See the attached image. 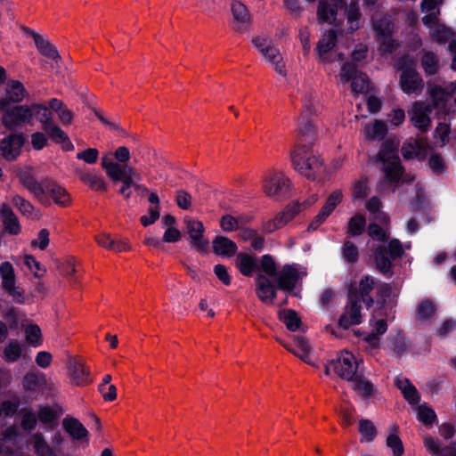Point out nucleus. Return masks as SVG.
I'll use <instances>...</instances> for the list:
<instances>
[{"instance_id":"nucleus-62","label":"nucleus","mask_w":456,"mask_h":456,"mask_svg":"<svg viewBox=\"0 0 456 456\" xmlns=\"http://www.w3.org/2000/svg\"><path fill=\"white\" fill-rule=\"evenodd\" d=\"M12 204L20 210V212L27 216L33 214L34 207L32 204L20 195H14L12 199Z\"/></svg>"},{"instance_id":"nucleus-50","label":"nucleus","mask_w":456,"mask_h":456,"mask_svg":"<svg viewBox=\"0 0 456 456\" xmlns=\"http://www.w3.org/2000/svg\"><path fill=\"white\" fill-rule=\"evenodd\" d=\"M25 338L28 344L34 347H37L42 345V332L38 325L34 323H28L25 326Z\"/></svg>"},{"instance_id":"nucleus-49","label":"nucleus","mask_w":456,"mask_h":456,"mask_svg":"<svg viewBox=\"0 0 456 456\" xmlns=\"http://www.w3.org/2000/svg\"><path fill=\"white\" fill-rule=\"evenodd\" d=\"M279 317L289 330L296 331L299 329L301 320L295 311L290 309L282 310L279 313Z\"/></svg>"},{"instance_id":"nucleus-27","label":"nucleus","mask_w":456,"mask_h":456,"mask_svg":"<svg viewBox=\"0 0 456 456\" xmlns=\"http://www.w3.org/2000/svg\"><path fill=\"white\" fill-rule=\"evenodd\" d=\"M430 114L431 108L429 106L416 102L412 107L411 120L417 128L426 131L430 126Z\"/></svg>"},{"instance_id":"nucleus-61","label":"nucleus","mask_w":456,"mask_h":456,"mask_svg":"<svg viewBox=\"0 0 456 456\" xmlns=\"http://www.w3.org/2000/svg\"><path fill=\"white\" fill-rule=\"evenodd\" d=\"M436 313V306L430 300H423L417 308V317L419 320H428Z\"/></svg>"},{"instance_id":"nucleus-12","label":"nucleus","mask_w":456,"mask_h":456,"mask_svg":"<svg viewBox=\"0 0 456 456\" xmlns=\"http://www.w3.org/2000/svg\"><path fill=\"white\" fill-rule=\"evenodd\" d=\"M337 42V36L333 29L325 32L320 38L317 45L316 52L319 61L322 63H331L337 59L342 61L344 54L342 53H335L334 47Z\"/></svg>"},{"instance_id":"nucleus-59","label":"nucleus","mask_w":456,"mask_h":456,"mask_svg":"<svg viewBox=\"0 0 456 456\" xmlns=\"http://www.w3.org/2000/svg\"><path fill=\"white\" fill-rule=\"evenodd\" d=\"M84 183L88 184L92 189L96 191H105L106 183L104 180L94 173H86L81 176Z\"/></svg>"},{"instance_id":"nucleus-20","label":"nucleus","mask_w":456,"mask_h":456,"mask_svg":"<svg viewBox=\"0 0 456 456\" xmlns=\"http://www.w3.org/2000/svg\"><path fill=\"white\" fill-rule=\"evenodd\" d=\"M20 183L26 189L38 200L39 202L45 206L51 204L48 197L45 195V181L44 183L37 182L29 171H23L20 174Z\"/></svg>"},{"instance_id":"nucleus-53","label":"nucleus","mask_w":456,"mask_h":456,"mask_svg":"<svg viewBox=\"0 0 456 456\" xmlns=\"http://www.w3.org/2000/svg\"><path fill=\"white\" fill-rule=\"evenodd\" d=\"M353 389L363 397H369L374 393V386L366 379L356 377L352 379Z\"/></svg>"},{"instance_id":"nucleus-14","label":"nucleus","mask_w":456,"mask_h":456,"mask_svg":"<svg viewBox=\"0 0 456 456\" xmlns=\"http://www.w3.org/2000/svg\"><path fill=\"white\" fill-rule=\"evenodd\" d=\"M300 211V205L294 203L289 205L274 217L266 219L262 224V231L265 233H273L288 224Z\"/></svg>"},{"instance_id":"nucleus-55","label":"nucleus","mask_w":456,"mask_h":456,"mask_svg":"<svg viewBox=\"0 0 456 456\" xmlns=\"http://www.w3.org/2000/svg\"><path fill=\"white\" fill-rule=\"evenodd\" d=\"M232 12L234 20L238 24L244 25L250 20L247 7L240 1H234L232 4Z\"/></svg>"},{"instance_id":"nucleus-11","label":"nucleus","mask_w":456,"mask_h":456,"mask_svg":"<svg viewBox=\"0 0 456 456\" xmlns=\"http://www.w3.org/2000/svg\"><path fill=\"white\" fill-rule=\"evenodd\" d=\"M0 276L2 279V288L12 299L19 304L25 301L24 291L19 286H16V276L12 265L10 262H3L0 265Z\"/></svg>"},{"instance_id":"nucleus-17","label":"nucleus","mask_w":456,"mask_h":456,"mask_svg":"<svg viewBox=\"0 0 456 456\" xmlns=\"http://www.w3.org/2000/svg\"><path fill=\"white\" fill-rule=\"evenodd\" d=\"M379 158L384 162V171L387 179L392 183L398 182L402 176L403 169L399 157L395 152L384 147L379 152Z\"/></svg>"},{"instance_id":"nucleus-37","label":"nucleus","mask_w":456,"mask_h":456,"mask_svg":"<svg viewBox=\"0 0 456 456\" xmlns=\"http://www.w3.org/2000/svg\"><path fill=\"white\" fill-rule=\"evenodd\" d=\"M212 244L214 252L219 256H232L237 251L235 242L224 236H216Z\"/></svg>"},{"instance_id":"nucleus-5","label":"nucleus","mask_w":456,"mask_h":456,"mask_svg":"<svg viewBox=\"0 0 456 456\" xmlns=\"http://www.w3.org/2000/svg\"><path fill=\"white\" fill-rule=\"evenodd\" d=\"M24 391L37 398L38 395H53L57 392L56 384L44 372L28 371L21 381Z\"/></svg>"},{"instance_id":"nucleus-15","label":"nucleus","mask_w":456,"mask_h":456,"mask_svg":"<svg viewBox=\"0 0 456 456\" xmlns=\"http://www.w3.org/2000/svg\"><path fill=\"white\" fill-rule=\"evenodd\" d=\"M333 371L342 379L352 380L358 370V362L350 352H341L336 360L330 362Z\"/></svg>"},{"instance_id":"nucleus-16","label":"nucleus","mask_w":456,"mask_h":456,"mask_svg":"<svg viewBox=\"0 0 456 456\" xmlns=\"http://www.w3.org/2000/svg\"><path fill=\"white\" fill-rule=\"evenodd\" d=\"M344 194L342 190L333 191L327 198L320 212L315 216L308 226L309 231H315L332 214L334 209L341 203Z\"/></svg>"},{"instance_id":"nucleus-41","label":"nucleus","mask_w":456,"mask_h":456,"mask_svg":"<svg viewBox=\"0 0 456 456\" xmlns=\"http://www.w3.org/2000/svg\"><path fill=\"white\" fill-rule=\"evenodd\" d=\"M236 266L244 276H252L257 267L256 259L247 253H240L236 257Z\"/></svg>"},{"instance_id":"nucleus-31","label":"nucleus","mask_w":456,"mask_h":456,"mask_svg":"<svg viewBox=\"0 0 456 456\" xmlns=\"http://www.w3.org/2000/svg\"><path fill=\"white\" fill-rule=\"evenodd\" d=\"M43 130L54 142L61 144L63 150L70 151L73 149V144L68 138L66 133L59 127L54 121L45 126Z\"/></svg>"},{"instance_id":"nucleus-8","label":"nucleus","mask_w":456,"mask_h":456,"mask_svg":"<svg viewBox=\"0 0 456 456\" xmlns=\"http://www.w3.org/2000/svg\"><path fill=\"white\" fill-rule=\"evenodd\" d=\"M252 44L262 54L263 58L268 61L279 74H285L282 57L279 49L274 46L270 37L265 36L256 37L252 39Z\"/></svg>"},{"instance_id":"nucleus-57","label":"nucleus","mask_w":456,"mask_h":456,"mask_svg":"<svg viewBox=\"0 0 456 456\" xmlns=\"http://www.w3.org/2000/svg\"><path fill=\"white\" fill-rule=\"evenodd\" d=\"M381 207V201L378 197H372L366 202V208L368 211L370 213H378L377 216L375 217L376 219H378L382 224H388L389 216L384 212H379Z\"/></svg>"},{"instance_id":"nucleus-64","label":"nucleus","mask_w":456,"mask_h":456,"mask_svg":"<svg viewBox=\"0 0 456 456\" xmlns=\"http://www.w3.org/2000/svg\"><path fill=\"white\" fill-rule=\"evenodd\" d=\"M418 419L425 425H430L436 419L435 411L426 404L418 407Z\"/></svg>"},{"instance_id":"nucleus-29","label":"nucleus","mask_w":456,"mask_h":456,"mask_svg":"<svg viewBox=\"0 0 456 456\" xmlns=\"http://www.w3.org/2000/svg\"><path fill=\"white\" fill-rule=\"evenodd\" d=\"M424 446L432 456H456V447L454 444L442 447L440 441L432 436L424 437Z\"/></svg>"},{"instance_id":"nucleus-3","label":"nucleus","mask_w":456,"mask_h":456,"mask_svg":"<svg viewBox=\"0 0 456 456\" xmlns=\"http://www.w3.org/2000/svg\"><path fill=\"white\" fill-rule=\"evenodd\" d=\"M1 123L8 130L31 125V112L28 104L7 105L6 99H0Z\"/></svg>"},{"instance_id":"nucleus-44","label":"nucleus","mask_w":456,"mask_h":456,"mask_svg":"<svg viewBox=\"0 0 456 456\" xmlns=\"http://www.w3.org/2000/svg\"><path fill=\"white\" fill-rule=\"evenodd\" d=\"M420 63L427 76L435 75L440 69V61L438 56L430 51H423Z\"/></svg>"},{"instance_id":"nucleus-38","label":"nucleus","mask_w":456,"mask_h":456,"mask_svg":"<svg viewBox=\"0 0 456 456\" xmlns=\"http://www.w3.org/2000/svg\"><path fill=\"white\" fill-rule=\"evenodd\" d=\"M28 93L22 85L18 80H10L6 85V97L7 105L9 102L19 103L23 101Z\"/></svg>"},{"instance_id":"nucleus-48","label":"nucleus","mask_w":456,"mask_h":456,"mask_svg":"<svg viewBox=\"0 0 456 456\" xmlns=\"http://www.w3.org/2000/svg\"><path fill=\"white\" fill-rule=\"evenodd\" d=\"M387 133V126L383 121L375 120L363 128V134L367 140L381 139Z\"/></svg>"},{"instance_id":"nucleus-19","label":"nucleus","mask_w":456,"mask_h":456,"mask_svg":"<svg viewBox=\"0 0 456 456\" xmlns=\"http://www.w3.org/2000/svg\"><path fill=\"white\" fill-rule=\"evenodd\" d=\"M64 431L73 441L87 446L89 444V432L77 418L67 416L62 419Z\"/></svg>"},{"instance_id":"nucleus-32","label":"nucleus","mask_w":456,"mask_h":456,"mask_svg":"<svg viewBox=\"0 0 456 456\" xmlns=\"http://www.w3.org/2000/svg\"><path fill=\"white\" fill-rule=\"evenodd\" d=\"M395 385L403 395L404 399L411 405H416L419 402V395L416 387L411 381L403 377H398L395 379Z\"/></svg>"},{"instance_id":"nucleus-6","label":"nucleus","mask_w":456,"mask_h":456,"mask_svg":"<svg viewBox=\"0 0 456 456\" xmlns=\"http://www.w3.org/2000/svg\"><path fill=\"white\" fill-rule=\"evenodd\" d=\"M428 94L434 105L446 112L455 111L456 107V80L444 86L429 84Z\"/></svg>"},{"instance_id":"nucleus-43","label":"nucleus","mask_w":456,"mask_h":456,"mask_svg":"<svg viewBox=\"0 0 456 456\" xmlns=\"http://www.w3.org/2000/svg\"><path fill=\"white\" fill-rule=\"evenodd\" d=\"M351 199L354 204L362 202L365 200L369 193V181L366 177H361L352 183L351 188Z\"/></svg>"},{"instance_id":"nucleus-54","label":"nucleus","mask_w":456,"mask_h":456,"mask_svg":"<svg viewBox=\"0 0 456 456\" xmlns=\"http://www.w3.org/2000/svg\"><path fill=\"white\" fill-rule=\"evenodd\" d=\"M366 225V220L362 214L356 213L348 222L347 232L352 236H358L362 233Z\"/></svg>"},{"instance_id":"nucleus-26","label":"nucleus","mask_w":456,"mask_h":456,"mask_svg":"<svg viewBox=\"0 0 456 456\" xmlns=\"http://www.w3.org/2000/svg\"><path fill=\"white\" fill-rule=\"evenodd\" d=\"M360 299L349 295V302L346 309V314L339 319L341 326L357 325L362 322Z\"/></svg>"},{"instance_id":"nucleus-58","label":"nucleus","mask_w":456,"mask_h":456,"mask_svg":"<svg viewBox=\"0 0 456 456\" xmlns=\"http://www.w3.org/2000/svg\"><path fill=\"white\" fill-rule=\"evenodd\" d=\"M260 270L265 273L267 277H274L277 274V264L271 255H264L260 258Z\"/></svg>"},{"instance_id":"nucleus-2","label":"nucleus","mask_w":456,"mask_h":456,"mask_svg":"<svg viewBox=\"0 0 456 456\" xmlns=\"http://www.w3.org/2000/svg\"><path fill=\"white\" fill-rule=\"evenodd\" d=\"M102 167L113 182L122 183L118 192L126 199L131 197L132 189L138 190L141 188L137 183L141 181L137 170L129 165L115 163L111 153H107L102 158Z\"/></svg>"},{"instance_id":"nucleus-36","label":"nucleus","mask_w":456,"mask_h":456,"mask_svg":"<svg viewBox=\"0 0 456 456\" xmlns=\"http://www.w3.org/2000/svg\"><path fill=\"white\" fill-rule=\"evenodd\" d=\"M28 106L31 112V124L33 123L34 117L39 123H41L42 129L45 128V126L53 122V110L50 107L48 108L45 104L40 103H32Z\"/></svg>"},{"instance_id":"nucleus-28","label":"nucleus","mask_w":456,"mask_h":456,"mask_svg":"<svg viewBox=\"0 0 456 456\" xmlns=\"http://www.w3.org/2000/svg\"><path fill=\"white\" fill-rule=\"evenodd\" d=\"M45 195H49L55 204L63 208L69 206L71 201L66 189L51 181H45Z\"/></svg>"},{"instance_id":"nucleus-21","label":"nucleus","mask_w":456,"mask_h":456,"mask_svg":"<svg viewBox=\"0 0 456 456\" xmlns=\"http://www.w3.org/2000/svg\"><path fill=\"white\" fill-rule=\"evenodd\" d=\"M184 222L186 224L187 232L190 235L192 247L199 251H204L208 245V241L203 237V224L192 218H185Z\"/></svg>"},{"instance_id":"nucleus-25","label":"nucleus","mask_w":456,"mask_h":456,"mask_svg":"<svg viewBox=\"0 0 456 456\" xmlns=\"http://www.w3.org/2000/svg\"><path fill=\"white\" fill-rule=\"evenodd\" d=\"M256 283L257 297L265 304H273L276 297V287L270 281L269 277L260 273L256 277Z\"/></svg>"},{"instance_id":"nucleus-30","label":"nucleus","mask_w":456,"mask_h":456,"mask_svg":"<svg viewBox=\"0 0 456 456\" xmlns=\"http://www.w3.org/2000/svg\"><path fill=\"white\" fill-rule=\"evenodd\" d=\"M0 217L3 220L5 230L9 233L16 235L20 232L19 220L11 207L6 203H3L0 206Z\"/></svg>"},{"instance_id":"nucleus-4","label":"nucleus","mask_w":456,"mask_h":456,"mask_svg":"<svg viewBox=\"0 0 456 456\" xmlns=\"http://www.w3.org/2000/svg\"><path fill=\"white\" fill-rule=\"evenodd\" d=\"M396 68L402 71L401 88L408 94H419L423 89V79L415 69V61L409 57L400 59Z\"/></svg>"},{"instance_id":"nucleus-7","label":"nucleus","mask_w":456,"mask_h":456,"mask_svg":"<svg viewBox=\"0 0 456 456\" xmlns=\"http://www.w3.org/2000/svg\"><path fill=\"white\" fill-rule=\"evenodd\" d=\"M372 24L377 41L379 44V52L381 53H392L398 45L391 37L394 30L391 17L383 15L379 19L372 18Z\"/></svg>"},{"instance_id":"nucleus-45","label":"nucleus","mask_w":456,"mask_h":456,"mask_svg":"<svg viewBox=\"0 0 456 456\" xmlns=\"http://www.w3.org/2000/svg\"><path fill=\"white\" fill-rule=\"evenodd\" d=\"M346 17L347 21V29L350 33L354 32L360 27L361 12L358 0H352L349 6L346 9Z\"/></svg>"},{"instance_id":"nucleus-56","label":"nucleus","mask_w":456,"mask_h":456,"mask_svg":"<svg viewBox=\"0 0 456 456\" xmlns=\"http://www.w3.org/2000/svg\"><path fill=\"white\" fill-rule=\"evenodd\" d=\"M390 428L392 433L387 438V445L393 451L395 456H401L403 453V446L401 439L396 435L398 428L392 426Z\"/></svg>"},{"instance_id":"nucleus-52","label":"nucleus","mask_w":456,"mask_h":456,"mask_svg":"<svg viewBox=\"0 0 456 456\" xmlns=\"http://www.w3.org/2000/svg\"><path fill=\"white\" fill-rule=\"evenodd\" d=\"M387 248L379 247L375 252V262L377 268L383 273L387 274L391 270V259L387 256Z\"/></svg>"},{"instance_id":"nucleus-18","label":"nucleus","mask_w":456,"mask_h":456,"mask_svg":"<svg viewBox=\"0 0 456 456\" xmlns=\"http://www.w3.org/2000/svg\"><path fill=\"white\" fill-rule=\"evenodd\" d=\"M69 376L73 385L83 387L91 382L90 370L81 358L70 357L67 363Z\"/></svg>"},{"instance_id":"nucleus-42","label":"nucleus","mask_w":456,"mask_h":456,"mask_svg":"<svg viewBox=\"0 0 456 456\" xmlns=\"http://www.w3.org/2000/svg\"><path fill=\"white\" fill-rule=\"evenodd\" d=\"M38 51L45 57L56 61L60 58L57 49L44 37L32 32L31 33Z\"/></svg>"},{"instance_id":"nucleus-35","label":"nucleus","mask_w":456,"mask_h":456,"mask_svg":"<svg viewBox=\"0 0 456 456\" xmlns=\"http://www.w3.org/2000/svg\"><path fill=\"white\" fill-rule=\"evenodd\" d=\"M96 241L101 247L114 252H122L129 249V245L125 240H115L108 233L96 236Z\"/></svg>"},{"instance_id":"nucleus-10","label":"nucleus","mask_w":456,"mask_h":456,"mask_svg":"<svg viewBox=\"0 0 456 456\" xmlns=\"http://www.w3.org/2000/svg\"><path fill=\"white\" fill-rule=\"evenodd\" d=\"M305 275V269L301 265L297 264L285 265L275 276L277 288L281 290L292 291L298 280Z\"/></svg>"},{"instance_id":"nucleus-23","label":"nucleus","mask_w":456,"mask_h":456,"mask_svg":"<svg viewBox=\"0 0 456 456\" xmlns=\"http://www.w3.org/2000/svg\"><path fill=\"white\" fill-rule=\"evenodd\" d=\"M277 341L281 344L287 350L299 357L305 363L314 365L312 357V348L308 341L304 337H297L294 342V346L286 344L278 338Z\"/></svg>"},{"instance_id":"nucleus-51","label":"nucleus","mask_w":456,"mask_h":456,"mask_svg":"<svg viewBox=\"0 0 456 456\" xmlns=\"http://www.w3.org/2000/svg\"><path fill=\"white\" fill-rule=\"evenodd\" d=\"M245 223L246 219L241 216L225 215L220 220V226L223 231L229 232L240 229Z\"/></svg>"},{"instance_id":"nucleus-46","label":"nucleus","mask_w":456,"mask_h":456,"mask_svg":"<svg viewBox=\"0 0 456 456\" xmlns=\"http://www.w3.org/2000/svg\"><path fill=\"white\" fill-rule=\"evenodd\" d=\"M24 346L16 339L10 340L5 346L3 357L6 362H14L22 356Z\"/></svg>"},{"instance_id":"nucleus-39","label":"nucleus","mask_w":456,"mask_h":456,"mask_svg":"<svg viewBox=\"0 0 456 456\" xmlns=\"http://www.w3.org/2000/svg\"><path fill=\"white\" fill-rule=\"evenodd\" d=\"M338 8L334 4H330L327 0H320L317 9L318 20L322 22L331 24L335 21Z\"/></svg>"},{"instance_id":"nucleus-33","label":"nucleus","mask_w":456,"mask_h":456,"mask_svg":"<svg viewBox=\"0 0 456 456\" xmlns=\"http://www.w3.org/2000/svg\"><path fill=\"white\" fill-rule=\"evenodd\" d=\"M405 159H423L427 155V144L422 141L410 140L402 148Z\"/></svg>"},{"instance_id":"nucleus-9","label":"nucleus","mask_w":456,"mask_h":456,"mask_svg":"<svg viewBox=\"0 0 456 456\" xmlns=\"http://www.w3.org/2000/svg\"><path fill=\"white\" fill-rule=\"evenodd\" d=\"M339 80L343 84L351 81V89L354 94H366L370 88L367 76L358 71L355 65L351 62H346L341 67Z\"/></svg>"},{"instance_id":"nucleus-13","label":"nucleus","mask_w":456,"mask_h":456,"mask_svg":"<svg viewBox=\"0 0 456 456\" xmlns=\"http://www.w3.org/2000/svg\"><path fill=\"white\" fill-rule=\"evenodd\" d=\"M289 180L280 171H271L264 179L263 190L268 197H278L288 192Z\"/></svg>"},{"instance_id":"nucleus-63","label":"nucleus","mask_w":456,"mask_h":456,"mask_svg":"<svg viewBox=\"0 0 456 456\" xmlns=\"http://www.w3.org/2000/svg\"><path fill=\"white\" fill-rule=\"evenodd\" d=\"M20 401L18 398L4 400L0 403V416L12 417L18 411Z\"/></svg>"},{"instance_id":"nucleus-60","label":"nucleus","mask_w":456,"mask_h":456,"mask_svg":"<svg viewBox=\"0 0 456 456\" xmlns=\"http://www.w3.org/2000/svg\"><path fill=\"white\" fill-rule=\"evenodd\" d=\"M359 432L362 435V441L370 442L376 436V428L371 421L362 419L359 423Z\"/></svg>"},{"instance_id":"nucleus-40","label":"nucleus","mask_w":456,"mask_h":456,"mask_svg":"<svg viewBox=\"0 0 456 456\" xmlns=\"http://www.w3.org/2000/svg\"><path fill=\"white\" fill-rule=\"evenodd\" d=\"M48 106L53 111L57 113L59 120L62 125L71 124L74 114L61 101L53 98L48 102Z\"/></svg>"},{"instance_id":"nucleus-1","label":"nucleus","mask_w":456,"mask_h":456,"mask_svg":"<svg viewBox=\"0 0 456 456\" xmlns=\"http://www.w3.org/2000/svg\"><path fill=\"white\" fill-rule=\"evenodd\" d=\"M317 112L316 100L313 94L303 98V110L299 118V129L295 149L290 153L294 169L300 175L309 178H315L316 174L322 169V162L314 153L309 142L314 137V126L311 116Z\"/></svg>"},{"instance_id":"nucleus-34","label":"nucleus","mask_w":456,"mask_h":456,"mask_svg":"<svg viewBox=\"0 0 456 456\" xmlns=\"http://www.w3.org/2000/svg\"><path fill=\"white\" fill-rule=\"evenodd\" d=\"M38 421L49 428L54 426L61 411L58 407L50 406L48 404H40L36 411Z\"/></svg>"},{"instance_id":"nucleus-47","label":"nucleus","mask_w":456,"mask_h":456,"mask_svg":"<svg viewBox=\"0 0 456 456\" xmlns=\"http://www.w3.org/2000/svg\"><path fill=\"white\" fill-rule=\"evenodd\" d=\"M29 442L33 445L34 451L37 456H55L41 434L36 433L32 435Z\"/></svg>"},{"instance_id":"nucleus-24","label":"nucleus","mask_w":456,"mask_h":456,"mask_svg":"<svg viewBox=\"0 0 456 456\" xmlns=\"http://www.w3.org/2000/svg\"><path fill=\"white\" fill-rule=\"evenodd\" d=\"M24 143V137L20 134H12L4 138L1 142V151L3 157L7 160L15 159L20 153Z\"/></svg>"},{"instance_id":"nucleus-22","label":"nucleus","mask_w":456,"mask_h":456,"mask_svg":"<svg viewBox=\"0 0 456 456\" xmlns=\"http://www.w3.org/2000/svg\"><path fill=\"white\" fill-rule=\"evenodd\" d=\"M375 286L376 281L374 278L370 275H365L360 280L358 287L352 286L350 288L349 295L354 293L353 297L362 300L369 308L373 304V299L369 296V294Z\"/></svg>"}]
</instances>
